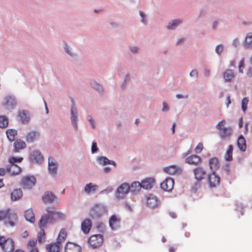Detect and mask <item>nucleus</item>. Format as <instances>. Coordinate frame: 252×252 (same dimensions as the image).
I'll list each match as a JSON object with an SVG mask.
<instances>
[{
  "label": "nucleus",
  "instance_id": "obj_60",
  "mask_svg": "<svg viewBox=\"0 0 252 252\" xmlns=\"http://www.w3.org/2000/svg\"><path fill=\"white\" fill-rule=\"evenodd\" d=\"M198 74V73L197 70L196 69H193L190 72L189 76L190 77L195 76L196 77H197Z\"/></svg>",
  "mask_w": 252,
  "mask_h": 252
},
{
  "label": "nucleus",
  "instance_id": "obj_54",
  "mask_svg": "<svg viewBox=\"0 0 252 252\" xmlns=\"http://www.w3.org/2000/svg\"><path fill=\"white\" fill-rule=\"evenodd\" d=\"M235 205L238 207L240 206V210H239V211L241 212V215L243 216L244 214V207L243 204L242 203H239L238 201H236Z\"/></svg>",
  "mask_w": 252,
  "mask_h": 252
},
{
  "label": "nucleus",
  "instance_id": "obj_52",
  "mask_svg": "<svg viewBox=\"0 0 252 252\" xmlns=\"http://www.w3.org/2000/svg\"><path fill=\"white\" fill-rule=\"evenodd\" d=\"M58 235H59V236H61L63 240H65L67 236V232L66 230L64 228L61 229Z\"/></svg>",
  "mask_w": 252,
  "mask_h": 252
},
{
  "label": "nucleus",
  "instance_id": "obj_56",
  "mask_svg": "<svg viewBox=\"0 0 252 252\" xmlns=\"http://www.w3.org/2000/svg\"><path fill=\"white\" fill-rule=\"evenodd\" d=\"M225 123L226 122L224 120H222L221 121L219 122V123L216 126L217 128L219 130H221V129L223 128L222 126H224Z\"/></svg>",
  "mask_w": 252,
  "mask_h": 252
},
{
  "label": "nucleus",
  "instance_id": "obj_51",
  "mask_svg": "<svg viewBox=\"0 0 252 252\" xmlns=\"http://www.w3.org/2000/svg\"><path fill=\"white\" fill-rule=\"evenodd\" d=\"M203 149V145L202 143H199L194 149L196 154H200Z\"/></svg>",
  "mask_w": 252,
  "mask_h": 252
},
{
  "label": "nucleus",
  "instance_id": "obj_42",
  "mask_svg": "<svg viewBox=\"0 0 252 252\" xmlns=\"http://www.w3.org/2000/svg\"><path fill=\"white\" fill-rule=\"evenodd\" d=\"M249 102V97H244L241 101V108L243 111L245 113L247 109V105Z\"/></svg>",
  "mask_w": 252,
  "mask_h": 252
},
{
  "label": "nucleus",
  "instance_id": "obj_10",
  "mask_svg": "<svg viewBox=\"0 0 252 252\" xmlns=\"http://www.w3.org/2000/svg\"><path fill=\"white\" fill-rule=\"evenodd\" d=\"M175 184L174 180L171 177H167L160 184V188L164 191L171 192Z\"/></svg>",
  "mask_w": 252,
  "mask_h": 252
},
{
  "label": "nucleus",
  "instance_id": "obj_25",
  "mask_svg": "<svg viewBox=\"0 0 252 252\" xmlns=\"http://www.w3.org/2000/svg\"><path fill=\"white\" fill-rule=\"evenodd\" d=\"M201 158L197 155H192L187 157L185 159V162L190 165H196L201 161Z\"/></svg>",
  "mask_w": 252,
  "mask_h": 252
},
{
  "label": "nucleus",
  "instance_id": "obj_27",
  "mask_svg": "<svg viewBox=\"0 0 252 252\" xmlns=\"http://www.w3.org/2000/svg\"><path fill=\"white\" fill-rule=\"evenodd\" d=\"M22 196L23 191L20 188L14 189L10 193V198L13 201L19 200Z\"/></svg>",
  "mask_w": 252,
  "mask_h": 252
},
{
  "label": "nucleus",
  "instance_id": "obj_9",
  "mask_svg": "<svg viewBox=\"0 0 252 252\" xmlns=\"http://www.w3.org/2000/svg\"><path fill=\"white\" fill-rule=\"evenodd\" d=\"M121 219L116 214L112 215L108 220L110 228L112 231H116L121 228Z\"/></svg>",
  "mask_w": 252,
  "mask_h": 252
},
{
  "label": "nucleus",
  "instance_id": "obj_13",
  "mask_svg": "<svg viewBox=\"0 0 252 252\" xmlns=\"http://www.w3.org/2000/svg\"><path fill=\"white\" fill-rule=\"evenodd\" d=\"M36 183V178L33 176H26L23 177L22 183L23 185L28 189H31Z\"/></svg>",
  "mask_w": 252,
  "mask_h": 252
},
{
  "label": "nucleus",
  "instance_id": "obj_31",
  "mask_svg": "<svg viewBox=\"0 0 252 252\" xmlns=\"http://www.w3.org/2000/svg\"><path fill=\"white\" fill-rule=\"evenodd\" d=\"M24 217L26 220L31 223L35 221V216L32 208L27 209L24 212Z\"/></svg>",
  "mask_w": 252,
  "mask_h": 252
},
{
  "label": "nucleus",
  "instance_id": "obj_62",
  "mask_svg": "<svg viewBox=\"0 0 252 252\" xmlns=\"http://www.w3.org/2000/svg\"><path fill=\"white\" fill-rule=\"evenodd\" d=\"M223 168L227 174L230 171V166L228 163H226Z\"/></svg>",
  "mask_w": 252,
  "mask_h": 252
},
{
  "label": "nucleus",
  "instance_id": "obj_19",
  "mask_svg": "<svg viewBox=\"0 0 252 252\" xmlns=\"http://www.w3.org/2000/svg\"><path fill=\"white\" fill-rule=\"evenodd\" d=\"M56 199H58V197L53 192L50 191H46L42 196V200L45 204L52 203Z\"/></svg>",
  "mask_w": 252,
  "mask_h": 252
},
{
  "label": "nucleus",
  "instance_id": "obj_55",
  "mask_svg": "<svg viewBox=\"0 0 252 252\" xmlns=\"http://www.w3.org/2000/svg\"><path fill=\"white\" fill-rule=\"evenodd\" d=\"M113 190V188L111 186H108L105 189L101 190L100 192V194H107L109 192H112Z\"/></svg>",
  "mask_w": 252,
  "mask_h": 252
},
{
  "label": "nucleus",
  "instance_id": "obj_3",
  "mask_svg": "<svg viewBox=\"0 0 252 252\" xmlns=\"http://www.w3.org/2000/svg\"><path fill=\"white\" fill-rule=\"evenodd\" d=\"M5 219H7V220H4V224H9L10 226L14 227L18 221V217L15 212H11L10 208H7L5 210H0V221Z\"/></svg>",
  "mask_w": 252,
  "mask_h": 252
},
{
  "label": "nucleus",
  "instance_id": "obj_59",
  "mask_svg": "<svg viewBox=\"0 0 252 252\" xmlns=\"http://www.w3.org/2000/svg\"><path fill=\"white\" fill-rule=\"evenodd\" d=\"M162 105H163L162 109V111L164 112V111H167L169 110V107L168 106V105L166 102H165V101H163L162 102Z\"/></svg>",
  "mask_w": 252,
  "mask_h": 252
},
{
  "label": "nucleus",
  "instance_id": "obj_12",
  "mask_svg": "<svg viewBox=\"0 0 252 252\" xmlns=\"http://www.w3.org/2000/svg\"><path fill=\"white\" fill-rule=\"evenodd\" d=\"M156 183V179L154 177H146L141 181L142 188L146 190L152 189Z\"/></svg>",
  "mask_w": 252,
  "mask_h": 252
},
{
  "label": "nucleus",
  "instance_id": "obj_35",
  "mask_svg": "<svg viewBox=\"0 0 252 252\" xmlns=\"http://www.w3.org/2000/svg\"><path fill=\"white\" fill-rule=\"evenodd\" d=\"M233 146L232 145H229L228 146V148L227 149L225 156L224 158L225 161L230 162L233 160Z\"/></svg>",
  "mask_w": 252,
  "mask_h": 252
},
{
  "label": "nucleus",
  "instance_id": "obj_33",
  "mask_svg": "<svg viewBox=\"0 0 252 252\" xmlns=\"http://www.w3.org/2000/svg\"><path fill=\"white\" fill-rule=\"evenodd\" d=\"M183 20L179 19H176L172 20L168 23L166 28L169 30H175L179 25L182 23Z\"/></svg>",
  "mask_w": 252,
  "mask_h": 252
},
{
  "label": "nucleus",
  "instance_id": "obj_28",
  "mask_svg": "<svg viewBox=\"0 0 252 252\" xmlns=\"http://www.w3.org/2000/svg\"><path fill=\"white\" fill-rule=\"evenodd\" d=\"M130 191L132 195H137L142 188L141 183L138 181H134L130 184Z\"/></svg>",
  "mask_w": 252,
  "mask_h": 252
},
{
  "label": "nucleus",
  "instance_id": "obj_21",
  "mask_svg": "<svg viewBox=\"0 0 252 252\" xmlns=\"http://www.w3.org/2000/svg\"><path fill=\"white\" fill-rule=\"evenodd\" d=\"M158 200L153 194H149L146 196V203L148 207L153 208L158 206Z\"/></svg>",
  "mask_w": 252,
  "mask_h": 252
},
{
  "label": "nucleus",
  "instance_id": "obj_44",
  "mask_svg": "<svg viewBox=\"0 0 252 252\" xmlns=\"http://www.w3.org/2000/svg\"><path fill=\"white\" fill-rule=\"evenodd\" d=\"M98 231L102 233H103L106 228V225L102 222H98L96 226Z\"/></svg>",
  "mask_w": 252,
  "mask_h": 252
},
{
  "label": "nucleus",
  "instance_id": "obj_45",
  "mask_svg": "<svg viewBox=\"0 0 252 252\" xmlns=\"http://www.w3.org/2000/svg\"><path fill=\"white\" fill-rule=\"evenodd\" d=\"M6 136H11L12 137H15L17 135L18 133L17 130L13 128L7 129L6 131Z\"/></svg>",
  "mask_w": 252,
  "mask_h": 252
},
{
  "label": "nucleus",
  "instance_id": "obj_6",
  "mask_svg": "<svg viewBox=\"0 0 252 252\" xmlns=\"http://www.w3.org/2000/svg\"><path fill=\"white\" fill-rule=\"evenodd\" d=\"M130 185L126 182L121 184L116 190V197L118 199L124 198L126 195L130 191Z\"/></svg>",
  "mask_w": 252,
  "mask_h": 252
},
{
  "label": "nucleus",
  "instance_id": "obj_1",
  "mask_svg": "<svg viewBox=\"0 0 252 252\" xmlns=\"http://www.w3.org/2000/svg\"><path fill=\"white\" fill-rule=\"evenodd\" d=\"M211 172L208 175L207 180L210 188H215L219 185L220 182V177L217 174V170L220 168V162L216 157L211 158L208 161Z\"/></svg>",
  "mask_w": 252,
  "mask_h": 252
},
{
  "label": "nucleus",
  "instance_id": "obj_22",
  "mask_svg": "<svg viewBox=\"0 0 252 252\" xmlns=\"http://www.w3.org/2000/svg\"><path fill=\"white\" fill-rule=\"evenodd\" d=\"M236 144L240 152H244L246 151L247 148L246 140L242 134H240L238 136Z\"/></svg>",
  "mask_w": 252,
  "mask_h": 252
},
{
  "label": "nucleus",
  "instance_id": "obj_18",
  "mask_svg": "<svg viewBox=\"0 0 252 252\" xmlns=\"http://www.w3.org/2000/svg\"><path fill=\"white\" fill-rule=\"evenodd\" d=\"M92 224L91 220L89 218H86L82 221L81 229L85 234H87L89 233L92 228Z\"/></svg>",
  "mask_w": 252,
  "mask_h": 252
},
{
  "label": "nucleus",
  "instance_id": "obj_53",
  "mask_svg": "<svg viewBox=\"0 0 252 252\" xmlns=\"http://www.w3.org/2000/svg\"><path fill=\"white\" fill-rule=\"evenodd\" d=\"M63 241L64 240H63V239H62V237L61 238L60 236L58 235V237L56 239V242H52V243H54L55 245L59 247V248L61 249V244Z\"/></svg>",
  "mask_w": 252,
  "mask_h": 252
},
{
  "label": "nucleus",
  "instance_id": "obj_61",
  "mask_svg": "<svg viewBox=\"0 0 252 252\" xmlns=\"http://www.w3.org/2000/svg\"><path fill=\"white\" fill-rule=\"evenodd\" d=\"M70 101L71 102V106L70 110H76V107H75V103L74 100V99L72 97H70Z\"/></svg>",
  "mask_w": 252,
  "mask_h": 252
},
{
  "label": "nucleus",
  "instance_id": "obj_50",
  "mask_svg": "<svg viewBox=\"0 0 252 252\" xmlns=\"http://www.w3.org/2000/svg\"><path fill=\"white\" fill-rule=\"evenodd\" d=\"M139 15L140 17H141V22L143 23L145 25H147V20L146 19V15L145 14L144 12H143L141 10L139 11Z\"/></svg>",
  "mask_w": 252,
  "mask_h": 252
},
{
  "label": "nucleus",
  "instance_id": "obj_16",
  "mask_svg": "<svg viewBox=\"0 0 252 252\" xmlns=\"http://www.w3.org/2000/svg\"><path fill=\"white\" fill-rule=\"evenodd\" d=\"M81 247L75 243L68 242L64 246V252H81Z\"/></svg>",
  "mask_w": 252,
  "mask_h": 252
},
{
  "label": "nucleus",
  "instance_id": "obj_39",
  "mask_svg": "<svg viewBox=\"0 0 252 252\" xmlns=\"http://www.w3.org/2000/svg\"><path fill=\"white\" fill-rule=\"evenodd\" d=\"M8 126V119L6 116H0V127L4 128Z\"/></svg>",
  "mask_w": 252,
  "mask_h": 252
},
{
  "label": "nucleus",
  "instance_id": "obj_14",
  "mask_svg": "<svg viewBox=\"0 0 252 252\" xmlns=\"http://www.w3.org/2000/svg\"><path fill=\"white\" fill-rule=\"evenodd\" d=\"M54 158L52 157L48 158V167L49 173L53 176L55 177L57 174L58 163L54 161Z\"/></svg>",
  "mask_w": 252,
  "mask_h": 252
},
{
  "label": "nucleus",
  "instance_id": "obj_30",
  "mask_svg": "<svg viewBox=\"0 0 252 252\" xmlns=\"http://www.w3.org/2000/svg\"><path fill=\"white\" fill-rule=\"evenodd\" d=\"M97 161L98 163L103 165H106L108 164L113 165L114 167L117 166L116 162L110 159H109L107 157L104 156H100L97 157Z\"/></svg>",
  "mask_w": 252,
  "mask_h": 252
},
{
  "label": "nucleus",
  "instance_id": "obj_17",
  "mask_svg": "<svg viewBox=\"0 0 252 252\" xmlns=\"http://www.w3.org/2000/svg\"><path fill=\"white\" fill-rule=\"evenodd\" d=\"M193 172L194 178L197 181H201L202 179H204V176L207 174L205 170L200 166L194 168L193 170Z\"/></svg>",
  "mask_w": 252,
  "mask_h": 252
},
{
  "label": "nucleus",
  "instance_id": "obj_4",
  "mask_svg": "<svg viewBox=\"0 0 252 252\" xmlns=\"http://www.w3.org/2000/svg\"><path fill=\"white\" fill-rule=\"evenodd\" d=\"M107 212L106 206L102 204L96 203L91 208L89 215L93 219H98Z\"/></svg>",
  "mask_w": 252,
  "mask_h": 252
},
{
  "label": "nucleus",
  "instance_id": "obj_64",
  "mask_svg": "<svg viewBox=\"0 0 252 252\" xmlns=\"http://www.w3.org/2000/svg\"><path fill=\"white\" fill-rule=\"evenodd\" d=\"M247 76L252 77V67H249L248 70L246 73Z\"/></svg>",
  "mask_w": 252,
  "mask_h": 252
},
{
  "label": "nucleus",
  "instance_id": "obj_57",
  "mask_svg": "<svg viewBox=\"0 0 252 252\" xmlns=\"http://www.w3.org/2000/svg\"><path fill=\"white\" fill-rule=\"evenodd\" d=\"M37 242V240L35 239H31L29 241L28 243V246L35 247Z\"/></svg>",
  "mask_w": 252,
  "mask_h": 252
},
{
  "label": "nucleus",
  "instance_id": "obj_40",
  "mask_svg": "<svg viewBox=\"0 0 252 252\" xmlns=\"http://www.w3.org/2000/svg\"><path fill=\"white\" fill-rule=\"evenodd\" d=\"M221 130H222L220 133V136L221 138H224L226 136H229L232 132V129L230 126L223 127Z\"/></svg>",
  "mask_w": 252,
  "mask_h": 252
},
{
  "label": "nucleus",
  "instance_id": "obj_29",
  "mask_svg": "<svg viewBox=\"0 0 252 252\" xmlns=\"http://www.w3.org/2000/svg\"><path fill=\"white\" fill-rule=\"evenodd\" d=\"M77 109L76 110H70V120H71V125L74 127V129L75 130H77L78 129V116H77Z\"/></svg>",
  "mask_w": 252,
  "mask_h": 252
},
{
  "label": "nucleus",
  "instance_id": "obj_48",
  "mask_svg": "<svg viewBox=\"0 0 252 252\" xmlns=\"http://www.w3.org/2000/svg\"><path fill=\"white\" fill-rule=\"evenodd\" d=\"M224 49V46L223 45L220 44L216 47L215 48V52L219 55H221V53H222Z\"/></svg>",
  "mask_w": 252,
  "mask_h": 252
},
{
  "label": "nucleus",
  "instance_id": "obj_43",
  "mask_svg": "<svg viewBox=\"0 0 252 252\" xmlns=\"http://www.w3.org/2000/svg\"><path fill=\"white\" fill-rule=\"evenodd\" d=\"M63 49H64L65 52L67 54H68L70 56H71L72 57H75V56H76V55L75 54L73 53L72 52H71L70 51L69 47L68 45V44H67V43L65 41H63Z\"/></svg>",
  "mask_w": 252,
  "mask_h": 252
},
{
  "label": "nucleus",
  "instance_id": "obj_5",
  "mask_svg": "<svg viewBox=\"0 0 252 252\" xmlns=\"http://www.w3.org/2000/svg\"><path fill=\"white\" fill-rule=\"evenodd\" d=\"M4 101L2 105L6 110L11 112L14 109L17 104L16 98L14 95H8L4 98Z\"/></svg>",
  "mask_w": 252,
  "mask_h": 252
},
{
  "label": "nucleus",
  "instance_id": "obj_20",
  "mask_svg": "<svg viewBox=\"0 0 252 252\" xmlns=\"http://www.w3.org/2000/svg\"><path fill=\"white\" fill-rule=\"evenodd\" d=\"M18 117L22 124H27L30 121V114L28 111L26 110L19 111L18 113Z\"/></svg>",
  "mask_w": 252,
  "mask_h": 252
},
{
  "label": "nucleus",
  "instance_id": "obj_63",
  "mask_svg": "<svg viewBox=\"0 0 252 252\" xmlns=\"http://www.w3.org/2000/svg\"><path fill=\"white\" fill-rule=\"evenodd\" d=\"M88 120L91 124L92 128L94 129L95 128V124L94 119H88Z\"/></svg>",
  "mask_w": 252,
  "mask_h": 252
},
{
  "label": "nucleus",
  "instance_id": "obj_46",
  "mask_svg": "<svg viewBox=\"0 0 252 252\" xmlns=\"http://www.w3.org/2000/svg\"><path fill=\"white\" fill-rule=\"evenodd\" d=\"M200 181H196L192 185L191 188V190L192 192L195 193L198 189L200 188L201 186V184L200 183Z\"/></svg>",
  "mask_w": 252,
  "mask_h": 252
},
{
  "label": "nucleus",
  "instance_id": "obj_7",
  "mask_svg": "<svg viewBox=\"0 0 252 252\" xmlns=\"http://www.w3.org/2000/svg\"><path fill=\"white\" fill-rule=\"evenodd\" d=\"M23 158L21 157L11 156L10 158H9L8 161L9 163V164H11V165H13L14 167H16L18 169V170L16 171L13 170L10 173L11 176H14L19 174L22 172V168L18 165H17L16 163H21L23 160Z\"/></svg>",
  "mask_w": 252,
  "mask_h": 252
},
{
  "label": "nucleus",
  "instance_id": "obj_38",
  "mask_svg": "<svg viewBox=\"0 0 252 252\" xmlns=\"http://www.w3.org/2000/svg\"><path fill=\"white\" fill-rule=\"evenodd\" d=\"M46 249L48 252H60L61 250L59 248V247L52 243L47 244L46 245Z\"/></svg>",
  "mask_w": 252,
  "mask_h": 252
},
{
  "label": "nucleus",
  "instance_id": "obj_47",
  "mask_svg": "<svg viewBox=\"0 0 252 252\" xmlns=\"http://www.w3.org/2000/svg\"><path fill=\"white\" fill-rule=\"evenodd\" d=\"M99 151V149L97 147V143L95 141L92 142L91 146V153L92 154L96 153Z\"/></svg>",
  "mask_w": 252,
  "mask_h": 252
},
{
  "label": "nucleus",
  "instance_id": "obj_15",
  "mask_svg": "<svg viewBox=\"0 0 252 252\" xmlns=\"http://www.w3.org/2000/svg\"><path fill=\"white\" fill-rule=\"evenodd\" d=\"M43 157L39 150L33 151L29 155V159L31 162L41 163L43 160Z\"/></svg>",
  "mask_w": 252,
  "mask_h": 252
},
{
  "label": "nucleus",
  "instance_id": "obj_24",
  "mask_svg": "<svg viewBox=\"0 0 252 252\" xmlns=\"http://www.w3.org/2000/svg\"><path fill=\"white\" fill-rule=\"evenodd\" d=\"M42 224H40V220L38 222V227L40 229L41 231L37 233V240L39 243H42L45 240L46 238V234L45 231L44 230V227H46L47 224H45V225H42Z\"/></svg>",
  "mask_w": 252,
  "mask_h": 252
},
{
  "label": "nucleus",
  "instance_id": "obj_8",
  "mask_svg": "<svg viewBox=\"0 0 252 252\" xmlns=\"http://www.w3.org/2000/svg\"><path fill=\"white\" fill-rule=\"evenodd\" d=\"M103 241V236L102 234H97L91 236L88 239V243L93 249L99 247Z\"/></svg>",
  "mask_w": 252,
  "mask_h": 252
},
{
  "label": "nucleus",
  "instance_id": "obj_36",
  "mask_svg": "<svg viewBox=\"0 0 252 252\" xmlns=\"http://www.w3.org/2000/svg\"><path fill=\"white\" fill-rule=\"evenodd\" d=\"M90 85L94 90L100 94L104 92L103 87L94 80H91L90 81Z\"/></svg>",
  "mask_w": 252,
  "mask_h": 252
},
{
  "label": "nucleus",
  "instance_id": "obj_2",
  "mask_svg": "<svg viewBox=\"0 0 252 252\" xmlns=\"http://www.w3.org/2000/svg\"><path fill=\"white\" fill-rule=\"evenodd\" d=\"M50 213L51 214H44L41 216L40 224H42V225H45L48 223L53 224L57 220H64L66 219L65 215L61 212L54 211Z\"/></svg>",
  "mask_w": 252,
  "mask_h": 252
},
{
  "label": "nucleus",
  "instance_id": "obj_11",
  "mask_svg": "<svg viewBox=\"0 0 252 252\" xmlns=\"http://www.w3.org/2000/svg\"><path fill=\"white\" fill-rule=\"evenodd\" d=\"M5 240L1 248L3 252H13L15 249L14 240L11 238H5Z\"/></svg>",
  "mask_w": 252,
  "mask_h": 252
},
{
  "label": "nucleus",
  "instance_id": "obj_58",
  "mask_svg": "<svg viewBox=\"0 0 252 252\" xmlns=\"http://www.w3.org/2000/svg\"><path fill=\"white\" fill-rule=\"evenodd\" d=\"M129 49L130 51L134 54L137 53L139 50V49L138 47L132 46H129Z\"/></svg>",
  "mask_w": 252,
  "mask_h": 252
},
{
  "label": "nucleus",
  "instance_id": "obj_32",
  "mask_svg": "<svg viewBox=\"0 0 252 252\" xmlns=\"http://www.w3.org/2000/svg\"><path fill=\"white\" fill-rule=\"evenodd\" d=\"M234 77L235 74L231 69H226L223 73V78L225 82H231Z\"/></svg>",
  "mask_w": 252,
  "mask_h": 252
},
{
  "label": "nucleus",
  "instance_id": "obj_37",
  "mask_svg": "<svg viewBox=\"0 0 252 252\" xmlns=\"http://www.w3.org/2000/svg\"><path fill=\"white\" fill-rule=\"evenodd\" d=\"M39 136L40 133L39 132L33 130L28 133L26 136V141L28 142H33L36 136Z\"/></svg>",
  "mask_w": 252,
  "mask_h": 252
},
{
  "label": "nucleus",
  "instance_id": "obj_26",
  "mask_svg": "<svg viewBox=\"0 0 252 252\" xmlns=\"http://www.w3.org/2000/svg\"><path fill=\"white\" fill-rule=\"evenodd\" d=\"M26 143L21 139H17L13 143L14 149L13 152L18 153L20 150H23L26 147Z\"/></svg>",
  "mask_w": 252,
  "mask_h": 252
},
{
  "label": "nucleus",
  "instance_id": "obj_41",
  "mask_svg": "<svg viewBox=\"0 0 252 252\" xmlns=\"http://www.w3.org/2000/svg\"><path fill=\"white\" fill-rule=\"evenodd\" d=\"M245 45L247 48L252 47V32L247 33L245 40Z\"/></svg>",
  "mask_w": 252,
  "mask_h": 252
},
{
  "label": "nucleus",
  "instance_id": "obj_23",
  "mask_svg": "<svg viewBox=\"0 0 252 252\" xmlns=\"http://www.w3.org/2000/svg\"><path fill=\"white\" fill-rule=\"evenodd\" d=\"M163 170L165 172L170 175H174L175 174H180L182 172L181 168L177 167L175 165L165 167Z\"/></svg>",
  "mask_w": 252,
  "mask_h": 252
},
{
  "label": "nucleus",
  "instance_id": "obj_49",
  "mask_svg": "<svg viewBox=\"0 0 252 252\" xmlns=\"http://www.w3.org/2000/svg\"><path fill=\"white\" fill-rule=\"evenodd\" d=\"M245 59L242 58L239 62L238 65L239 72L241 73H243V69L245 67Z\"/></svg>",
  "mask_w": 252,
  "mask_h": 252
},
{
  "label": "nucleus",
  "instance_id": "obj_34",
  "mask_svg": "<svg viewBox=\"0 0 252 252\" xmlns=\"http://www.w3.org/2000/svg\"><path fill=\"white\" fill-rule=\"evenodd\" d=\"M98 189V186L97 185L93 184L92 183L87 184L84 187V191L87 194L94 192Z\"/></svg>",
  "mask_w": 252,
  "mask_h": 252
}]
</instances>
